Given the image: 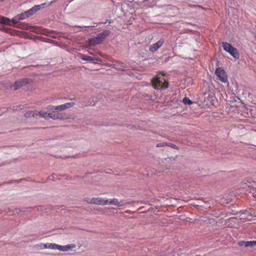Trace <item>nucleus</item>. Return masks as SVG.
<instances>
[{"label":"nucleus","mask_w":256,"mask_h":256,"mask_svg":"<svg viewBox=\"0 0 256 256\" xmlns=\"http://www.w3.org/2000/svg\"><path fill=\"white\" fill-rule=\"evenodd\" d=\"M46 4V3L45 2L41 4L35 5L34 6H33L30 10L16 16L12 18L13 25L14 26L18 24L20 20H24L34 15L37 12L40 10L41 6H44Z\"/></svg>","instance_id":"1"},{"label":"nucleus","mask_w":256,"mask_h":256,"mask_svg":"<svg viewBox=\"0 0 256 256\" xmlns=\"http://www.w3.org/2000/svg\"><path fill=\"white\" fill-rule=\"evenodd\" d=\"M110 33V30H105L102 32L99 33L96 36L89 38L87 42L89 46H94L96 44H101L104 40L108 36Z\"/></svg>","instance_id":"2"},{"label":"nucleus","mask_w":256,"mask_h":256,"mask_svg":"<svg viewBox=\"0 0 256 256\" xmlns=\"http://www.w3.org/2000/svg\"><path fill=\"white\" fill-rule=\"evenodd\" d=\"M154 88L156 90H162L166 88L168 83L164 78H156L152 80Z\"/></svg>","instance_id":"3"},{"label":"nucleus","mask_w":256,"mask_h":256,"mask_svg":"<svg viewBox=\"0 0 256 256\" xmlns=\"http://www.w3.org/2000/svg\"><path fill=\"white\" fill-rule=\"evenodd\" d=\"M224 50L228 52L234 58L238 59L240 58V54L238 50L233 47L230 44L226 42H222Z\"/></svg>","instance_id":"4"},{"label":"nucleus","mask_w":256,"mask_h":256,"mask_svg":"<svg viewBox=\"0 0 256 256\" xmlns=\"http://www.w3.org/2000/svg\"><path fill=\"white\" fill-rule=\"evenodd\" d=\"M32 82L31 80L28 78H24L16 81L13 86L14 90H18L23 86L30 84Z\"/></svg>","instance_id":"5"},{"label":"nucleus","mask_w":256,"mask_h":256,"mask_svg":"<svg viewBox=\"0 0 256 256\" xmlns=\"http://www.w3.org/2000/svg\"><path fill=\"white\" fill-rule=\"evenodd\" d=\"M108 202V198H94L90 199V202H88L104 206L108 204V202Z\"/></svg>","instance_id":"6"},{"label":"nucleus","mask_w":256,"mask_h":256,"mask_svg":"<svg viewBox=\"0 0 256 256\" xmlns=\"http://www.w3.org/2000/svg\"><path fill=\"white\" fill-rule=\"evenodd\" d=\"M164 44V40L160 39L156 43L152 44L149 48V51L152 52H156L159 48H160Z\"/></svg>","instance_id":"7"},{"label":"nucleus","mask_w":256,"mask_h":256,"mask_svg":"<svg viewBox=\"0 0 256 256\" xmlns=\"http://www.w3.org/2000/svg\"><path fill=\"white\" fill-rule=\"evenodd\" d=\"M238 245L241 246H244V247H254L256 246V240L251 241H240L238 243Z\"/></svg>","instance_id":"8"},{"label":"nucleus","mask_w":256,"mask_h":256,"mask_svg":"<svg viewBox=\"0 0 256 256\" xmlns=\"http://www.w3.org/2000/svg\"><path fill=\"white\" fill-rule=\"evenodd\" d=\"M216 75L218 77H220L221 82H228V78L226 76L225 72L222 70H220L219 72L218 70L217 69L216 70Z\"/></svg>","instance_id":"9"},{"label":"nucleus","mask_w":256,"mask_h":256,"mask_svg":"<svg viewBox=\"0 0 256 256\" xmlns=\"http://www.w3.org/2000/svg\"><path fill=\"white\" fill-rule=\"evenodd\" d=\"M52 112H50V118H52L53 120H62L64 119V116L62 114L58 113L57 112H55V110H52Z\"/></svg>","instance_id":"10"},{"label":"nucleus","mask_w":256,"mask_h":256,"mask_svg":"<svg viewBox=\"0 0 256 256\" xmlns=\"http://www.w3.org/2000/svg\"><path fill=\"white\" fill-rule=\"evenodd\" d=\"M42 34H43L46 36H50L53 38H56V36H52V34H56V31H54V30H48V29H44L43 30V32H42Z\"/></svg>","instance_id":"11"},{"label":"nucleus","mask_w":256,"mask_h":256,"mask_svg":"<svg viewBox=\"0 0 256 256\" xmlns=\"http://www.w3.org/2000/svg\"><path fill=\"white\" fill-rule=\"evenodd\" d=\"M76 247L74 244H67L66 246H60L59 245V250L62 252H66L70 249L74 248Z\"/></svg>","instance_id":"12"},{"label":"nucleus","mask_w":256,"mask_h":256,"mask_svg":"<svg viewBox=\"0 0 256 256\" xmlns=\"http://www.w3.org/2000/svg\"><path fill=\"white\" fill-rule=\"evenodd\" d=\"M12 22L9 18L6 17H2L0 18V24L11 26V22Z\"/></svg>","instance_id":"13"},{"label":"nucleus","mask_w":256,"mask_h":256,"mask_svg":"<svg viewBox=\"0 0 256 256\" xmlns=\"http://www.w3.org/2000/svg\"><path fill=\"white\" fill-rule=\"evenodd\" d=\"M37 210L38 212H48L50 208L46 206L40 205L36 206Z\"/></svg>","instance_id":"14"},{"label":"nucleus","mask_w":256,"mask_h":256,"mask_svg":"<svg viewBox=\"0 0 256 256\" xmlns=\"http://www.w3.org/2000/svg\"><path fill=\"white\" fill-rule=\"evenodd\" d=\"M45 248L53 250H59V245L56 244H45Z\"/></svg>","instance_id":"15"},{"label":"nucleus","mask_w":256,"mask_h":256,"mask_svg":"<svg viewBox=\"0 0 256 256\" xmlns=\"http://www.w3.org/2000/svg\"><path fill=\"white\" fill-rule=\"evenodd\" d=\"M66 109V108L64 104L56 106H52V108H50L51 110H56L58 111H62Z\"/></svg>","instance_id":"16"},{"label":"nucleus","mask_w":256,"mask_h":256,"mask_svg":"<svg viewBox=\"0 0 256 256\" xmlns=\"http://www.w3.org/2000/svg\"><path fill=\"white\" fill-rule=\"evenodd\" d=\"M38 113V114L40 115L41 116L44 118L45 119L48 120L50 118V112H48L44 111H40Z\"/></svg>","instance_id":"17"},{"label":"nucleus","mask_w":256,"mask_h":256,"mask_svg":"<svg viewBox=\"0 0 256 256\" xmlns=\"http://www.w3.org/2000/svg\"><path fill=\"white\" fill-rule=\"evenodd\" d=\"M108 202V204L116 206H118V205L120 204L117 198H112L110 200H108V202Z\"/></svg>","instance_id":"18"},{"label":"nucleus","mask_w":256,"mask_h":256,"mask_svg":"<svg viewBox=\"0 0 256 256\" xmlns=\"http://www.w3.org/2000/svg\"><path fill=\"white\" fill-rule=\"evenodd\" d=\"M38 115V112L36 111H30L27 112L25 114L24 116L26 118H29L30 116L34 117L35 116Z\"/></svg>","instance_id":"19"},{"label":"nucleus","mask_w":256,"mask_h":256,"mask_svg":"<svg viewBox=\"0 0 256 256\" xmlns=\"http://www.w3.org/2000/svg\"><path fill=\"white\" fill-rule=\"evenodd\" d=\"M80 58L84 60L88 61L90 62H94V58L90 56H86L84 55H82Z\"/></svg>","instance_id":"20"},{"label":"nucleus","mask_w":256,"mask_h":256,"mask_svg":"<svg viewBox=\"0 0 256 256\" xmlns=\"http://www.w3.org/2000/svg\"><path fill=\"white\" fill-rule=\"evenodd\" d=\"M182 102L184 104L186 105H190L192 104V102L188 97H185L183 100Z\"/></svg>","instance_id":"21"},{"label":"nucleus","mask_w":256,"mask_h":256,"mask_svg":"<svg viewBox=\"0 0 256 256\" xmlns=\"http://www.w3.org/2000/svg\"><path fill=\"white\" fill-rule=\"evenodd\" d=\"M74 104L75 103L74 102H69L64 104L66 109L73 106Z\"/></svg>","instance_id":"22"},{"label":"nucleus","mask_w":256,"mask_h":256,"mask_svg":"<svg viewBox=\"0 0 256 256\" xmlns=\"http://www.w3.org/2000/svg\"><path fill=\"white\" fill-rule=\"evenodd\" d=\"M188 7L192 8H196V9H200L201 7L198 5L196 4H188Z\"/></svg>","instance_id":"23"},{"label":"nucleus","mask_w":256,"mask_h":256,"mask_svg":"<svg viewBox=\"0 0 256 256\" xmlns=\"http://www.w3.org/2000/svg\"><path fill=\"white\" fill-rule=\"evenodd\" d=\"M167 146H170V148H173L176 149V150L178 148V147L177 146H176V144H172L171 143V144H167Z\"/></svg>","instance_id":"24"},{"label":"nucleus","mask_w":256,"mask_h":256,"mask_svg":"<svg viewBox=\"0 0 256 256\" xmlns=\"http://www.w3.org/2000/svg\"><path fill=\"white\" fill-rule=\"evenodd\" d=\"M164 146H167V142L158 143L156 144L157 147H162Z\"/></svg>","instance_id":"25"},{"label":"nucleus","mask_w":256,"mask_h":256,"mask_svg":"<svg viewBox=\"0 0 256 256\" xmlns=\"http://www.w3.org/2000/svg\"><path fill=\"white\" fill-rule=\"evenodd\" d=\"M119 205L118 207H120L126 204V202L124 200H120L119 202Z\"/></svg>","instance_id":"26"},{"label":"nucleus","mask_w":256,"mask_h":256,"mask_svg":"<svg viewBox=\"0 0 256 256\" xmlns=\"http://www.w3.org/2000/svg\"><path fill=\"white\" fill-rule=\"evenodd\" d=\"M42 41H44V42H50L51 41H52V40H50V39L46 38H42Z\"/></svg>","instance_id":"27"},{"label":"nucleus","mask_w":256,"mask_h":256,"mask_svg":"<svg viewBox=\"0 0 256 256\" xmlns=\"http://www.w3.org/2000/svg\"><path fill=\"white\" fill-rule=\"evenodd\" d=\"M98 61V58H94V62H92L94 64H96Z\"/></svg>","instance_id":"28"},{"label":"nucleus","mask_w":256,"mask_h":256,"mask_svg":"<svg viewBox=\"0 0 256 256\" xmlns=\"http://www.w3.org/2000/svg\"><path fill=\"white\" fill-rule=\"evenodd\" d=\"M28 25L27 24H25L23 26L21 27L22 28L28 30Z\"/></svg>","instance_id":"29"},{"label":"nucleus","mask_w":256,"mask_h":256,"mask_svg":"<svg viewBox=\"0 0 256 256\" xmlns=\"http://www.w3.org/2000/svg\"><path fill=\"white\" fill-rule=\"evenodd\" d=\"M56 0H52L50 3L48 4V6H50L52 3L55 2Z\"/></svg>","instance_id":"30"},{"label":"nucleus","mask_w":256,"mask_h":256,"mask_svg":"<svg viewBox=\"0 0 256 256\" xmlns=\"http://www.w3.org/2000/svg\"><path fill=\"white\" fill-rule=\"evenodd\" d=\"M18 210V212H25V210H20V209H18V208L16 209V211H17Z\"/></svg>","instance_id":"31"},{"label":"nucleus","mask_w":256,"mask_h":256,"mask_svg":"<svg viewBox=\"0 0 256 256\" xmlns=\"http://www.w3.org/2000/svg\"><path fill=\"white\" fill-rule=\"evenodd\" d=\"M59 34L58 32H56V34H52V36H56V38L58 36Z\"/></svg>","instance_id":"32"},{"label":"nucleus","mask_w":256,"mask_h":256,"mask_svg":"<svg viewBox=\"0 0 256 256\" xmlns=\"http://www.w3.org/2000/svg\"><path fill=\"white\" fill-rule=\"evenodd\" d=\"M254 40H256V34L254 35Z\"/></svg>","instance_id":"33"},{"label":"nucleus","mask_w":256,"mask_h":256,"mask_svg":"<svg viewBox=\"0 0 256 256\" xmlns=\"http://www.w3.org/2000/svg\"><path fill=\"white\" fill-rule=\"evenodd\" d=\"M96 26H97V25ZM90 28H94V27H96V26H90Z\"/></svg>","instance_id":"34"},{"label":"nucleus","mask_w":256,"mask_h":256,"mask_svg":"<svg viewBox=\"0 0 256 256\" xmlns=\"http://www.w3.org/2000/svg\"><path fill=\"white\" fill-rule=\"evenodd\" d=\"M36 207H33V208H35Z\"/></svg>","instance_id":"35"},{"label":"nucleus","mask_w":256,"mask_h":256,"mask_svg":"<svg viewBox=\"0 0 256 256\" xmlns=\"http://www.w3.org/2000/svg\"><path fill=\"white\" fill-rule=\"evenodd\" d=\"M2 114V113L1 112V110H0V116Z\"/></svg>","instance_id":"36"},{"label":"nucleus","mask_w":256,"mask_h":256,"mask_svg":"<svg viewBox=\"0 0 256 256\" xmlns=\"http://www.w3.org/2000/svg\"><path fill=\"white\" fill-rule=\"evenodd\" d=\"M109 23H111V20H108Z\"/></svg>","instance_id":"37"},{"label":"nucleus","mask_w":256,"mask_h":256,"mask_svg":"<svg viewBox=\"0 0 256 256\" xmlns=\"http://www.w3.org/2000/svg\"><path fill=\"white\" fill-rule=\"evenodd\" d=\"M254 216V217H256V216Z\"/></svg>","instance_id":"38"},{"label":"nucleus","mask_w":256,"mask_h":256,"mask_svg":"<svg viewBox=\"0 0 256 256\" xmlns=\"http://www.w3.org/2000/svg\"><path fill=\"white\" fill-rule=\"evenodd\" d=\"M0 166H1L0 165Z\"/></svg>","instance_id":"39"}]
</instances>
